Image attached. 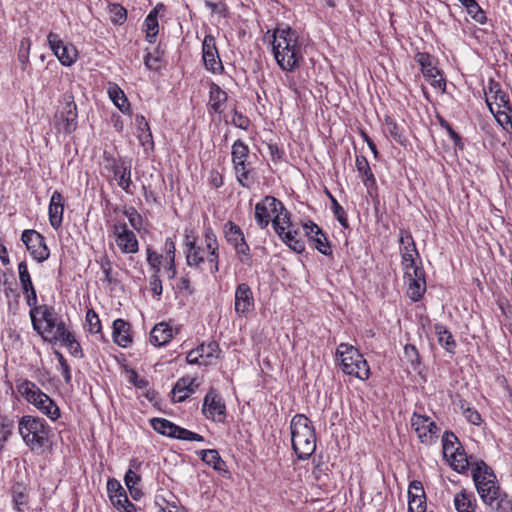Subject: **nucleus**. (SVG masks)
<instances>
[{"label": "nucleus", "mask_w": 512, "mask_h": 512, "mask_svg": "<svg viewBox=\"0 0 512 512\" xmlns=\"http://www.w3.org/2000/svg\"><path fill=\"white\" fill-rule=\"evenodd\" d=\"M231 154L233 164H240L247 160L249 148L242 140L238 139L232 145Z\"/></svg>", "instance_id": "obj_41"}, {"label": "nucleus", "mask_w": 512, "mask_h": 512, "mask_svg": "<svg viewBox=\"0 0 512 512\" xmlns=\"http://www.w3.org/2000/svg\"><path fill=\"white\" fill-rule=\"evenodd\" d=\"M162 8H164L162 4L157 5L145 18L144 31L146 33V40L149 43L156 42V37L159 33L158 12Z\"/></svg>", "instance_id": "obj_27"}, {"label": "nucleus", "mask_w": 512, "mask_h": 512, "mask_svg": "<svg viewBox=\"0 0 512 512\" xmlns=\"http://www.w3.org/2000/svg\"><path fill=\"white\" fill-rule=\"evenodd\" d=\"M202 59L206 70L212 74H222L224 66L220 59L215 37L208 34L202 42Z\"/></svg>", "instance_id": "obj_8"}, {"label": "nucleus", "mask_w": 512, "mask_h": 512, "mask_svg": "<svg viewBox=\"0 0 512 512\" xmlns=\"http://www.w3.org/2000/svg\"><path fill=\"white\" fill-rule=\"evenodd\" d=\"M443 444V454L447 458L450 455H454L458 450H460L461 445L453 432H445L442 437Z\"/></svg>", "instance_id": "obj_38"}, {"label": "nucleus", "mask_w": 512, "mask_h": 512, "mask_svg": "<svg viewBox=\"0 0 512 512\" xmlns=\"http://www.w3.org/2000/svg\"><path fill=\"white\" fill-rule=\"evenodd\" d=\"M114 178L118 186L123 189L127 194L133 195V182L131 179V164L125 160L120 163L114 162L111 166Z\"/></svg>", "instance_id": "obj_19"}, {"label": "nucleus", "mask_w": 512, "mask_h": 512, "mask_svg": "<svg viewBox=\"0 0 512 512\" xmlns=\"http://www.w3.org/2000/svg\"><path fill=\"white\" fill-rule=\"evenodd\" d=\"M135 123L138 130V139L140 144L145 147L147 150L148 148L153 149L154 142L152 133L149 127L148 122L146 121L145 117L142 115H136L135 117Z\"/></svg>", "instance_id": "obj_29"}, {"label": "nucleus", "mask_w": 512, "mask_h": 512, "mask_svg": "<svg viewBox=\"0 0 512 512\" xmlns=\"http://www.w3.org/2000/svg\"><path fill=\"white\" fill-rule=\"evenodd\" d=\"M415 60L420 65L425 78H436L440 76L439 70L434 66L432 58L428 53H417L415 55Z\"/></svg>", "instance_id": "obj_33"}, {"label": "nucleus", "mask_w": 512, "mask_h": 512, "mask_svg": "<svg viewBox=\"0 0 512 512\" xmlns=\"http://www.w3.org/2000/svg\"><path fill=\"white\" fill-rule=\"evenodd\" d=\"M18 272L23 292H29V290L34 288V286L28 271V266L25 261H22L18 264Z\"/></svg>", "instance_id": "obj_47"}, {"label": "nucleus", "mask_w": 512, "mask_h": 512, "mask_svg": "<svg viewBox=\"0 0 512 512\" xmlns=\"http://www.w3.org/2000/svg\"><path fill=\"white\" fill-rule=\"evenodd\" d=\"M272 51L278 66L283 71L292 72L303 61L298 34L290 27L274 30Z\"/></svg>", "instance_id": "obj_2"}, {"label": "nucleus", "mask_w": 512, "mask_h": 512, "mask_svg": "<svg viewBox=\"0 0 512 512\" xmlns=\"http://www.w3.org/2000/svg\"><path fill=\"white\" fill-rule=\"evenodd\" d=\"M58 330L57 334H55L49 342H61V344L66 347L76 340L74 334L67 329L66 325H60V329L58 328Z\"/></svg>", "instance_id": "obj_48"}, {"label": "nucleus", "mask_w": 512, "mask_h": 512, "mask_svg": "<svg viewBox=\"0 0 512 512\" xmlns=\"http://www.w3.org/2000/svg\"><path fill=\"white\" fill-rule=\"evenodd\" d=\"M201 459L208 465H211L215 470H222L224 461L221 459L219 453L215 449L202 450L200 452Z\"/></svg>", "instance_id": "obj_40"}, {"label": "nucleus", "mask_w": 512, "mask_h": 512, "mask_svg": "<svg viewBox=\"0 0 512 512\" xmlns=\"http://www.w3.org/2000/svg\"><path fill=\"white\" fill-rule=\"evenodd\" d=\"M47 40L54 55L64 66H71L77 60V50L72 44H64L59 35L50 32Z\"/></svg>", "instance_id": "obj_11"}, {"label": "nucleus", "mask_w": 512, "mask_h": 512, "mask_svg": "<svg viewBox=\"0 0 512 512\" xmlns=\"http://www.w3.org/2000/svg\"><path fill=\"white\" fill-rule=\"evenodd\" d=\"M129 331L130 325L128 322L120 318L116 319L113 322L112 333L114 342L121 347H127L132 342Z\"/></svg>", "instance_id": "obj_28"}, {"label": "nucleus", "mask_w": 512, "mask_h": 512, "mask_svg": "<svg viewBox=\"0 0 512 512\" xmlns=\"http://www.w3.org/2000/svg\"><path fill=\"white\" fill-rule=\"evenodd\" d=\"M345 349L349 350V352H346L348 354V357L346 356V360H352L351 358L354 356V360L356 363H354V367L346 366L348 370V375H352L357 377L360 380H366L369 377L370 369L369 365L367 364V361L363 358V356L359 353V351L355 347H345Z\"/></svg>", "instance_id": "obj_20"}, {"label": "nucleus", "mask_w": 512, "mask_h": 512, "mask_svg": "<svg viewBox=\"0 0 512 512\" xmlns=\"http://www.w3.org/2000/svg\"><path fill=\"white\" fill-rule=\"evenodd\" d=\"M22 242L33 258L43 262L49 258L50 251L46 245L45 238L35 230H25L21 236Z\"/></svg>", "instance_id": "obj_10"}, {"label": "nucleus", "mask_w": 512, "mask_h": 512, "mask_svg": "<svg viewBox=\"0 0 512 512\" xmlns=\"http://www.w3.org/2000/svg\"><path fill=\"white\" fill-rule=\"evenodd\" d=\"M17 391L38 410H40L44 404H51L52 399L47 394L42 392L35 383L27 379L21 380L17 384Z\"/></svg>", "instance_id": "obj_15"}, {"label": "nucleus", "mask_w": 512, "mask_h": 512, "mask_svg": "<svg viewBox=\"0 0 512 512\" xmlns=\"http://www.w3.org/2000/svg\"><path fill=\"white\" fill-rule=\"evenodd\" d=\"M202 411L206 418L213 421L223 422L225 419V404L222 399L213 392H209L205 396Z\"/></svg>", "instance_id": "obj_16"}, {"label": "nucleus", "mask_w": 512, "mask_h": 512, "mask_svg": "<svg viewBox=\"0 0 512 512\" xmlns=\"http://www.w3.org/2000/svg\"><path fill=\"white\" fill-rule=\"evenodd\" d=\"M107 492L112 505L119 512L136 511L135 505L129 501L125 489L122 487L121 483L117 479H108Z\"/></svg>", "instance_id": "obj_12"}, {"label": "nucleus", "mask_w": 512, "mask_h": 512, "mask_svg": "<svg viewBox=\"0 0 512 512\" xmlns=\"http://www.w3.org/2000/svg\"><path fill=\"white\" fill-rule=\"evenodd\" d=\"M238 259L245 265H251L252 257L250 255V248L245 240L234 246Z\"/></svg>", "instance_id": "obj_52"}, {"label": "nucleus", "mask_w": 512, "mask_h": 512, "mask_svg": "<svg viewBox=\"0 0 512 512\" xmlns=\"http://www.w3.org/2000/svg\"><path fill=\"white\" fill-rule=\"evenodd\" d=\"M31 41L29 38H23L20 41L18 59L21 63L26 64L29 58Z\"/></svg>", "instance_id": "obj_64"}, {"label": "nucleus", "mask_w": 512, "mask_h": 512, "mask_svg": "<svg viewBox=\"0 0 512 512\" xmlns=\"http://www.w3.org/2000/svg\"><path fill=\"white\" fill-rule=\"evenodd\" d=\"M56 117L59 118L60 129L67 134L73 133L77 128V105L74 101V97L71 93H65L63 95V106Z\"/></svg>", "instance_id": "obj_9"}, {"label": "nucleus", "mask_w": 512, "mask_h": 512, "mask_svg": "<svg viewBox=\"0 0 512 512\" xmlns=\"http://www.w3.org/2000/svg\"><path fill=\"white\" fill-rule=\"evenodd\" d=\"M450 461L451 466L458 472H463L469 466V461L466 453L462 448L458 450L454 455L447 457Z\"/></svg>", "instance_id": "obj_44"}, {"label": "nucleus", "mask_w": 512, "mask_h": 512, "mask_svg": "<svg viewBox=\"0 0 512 512\" xmlns=\"http://www.w3.org/2000/svg\"><path fill=\"white\" fill-rule=\"evenodd\" d=\"M281 238L296 253H302L305 250V244L303 240L297 238L296 231L285 230Z\"/></svg>", "instance_id": "obj_42"}, {"label": "nucleus", "mask_w": 512, "mask_h": 512, "mask_svg": "<svg viewBox=\"0 0 512 512\" xmlns=\"http://www.w3.org/2000/svg\"><path fill=\"white\" fill-rule=\"evenodd\" d=\"M12 498L15 509L19 512H23L22 507L26 504L27 496L20 485L13 487Z\"/></svg>", "instance_id": "obj_58"}, {"label": "nucleus", "mask_w": 512, "mask_h": 512, "mask_svg": "<svg viewBox=\"0 0 512 512\" xmlns=\"http://www.w3.org/2000/svg\"><path fill=\"white\" fill-rule=\"evenodd\" d=\"M272 225L275 232L282 237L284 231L291 230V221L289 212L286 210L284 205L282 204V208L275 213L272 219Z\"/></svg>", "instance_id": "obj_34"}, {"label": "nucleus", "mask_w": 512, "mask_h": 512, "mask_svg": "<svg viewBox=\"0 0 512 512\" xmlns=\"http://www.w3.org/2000/svg\"><path fill=\"white\" fill-rule=\"evenodd\" d=\"M198 352L201 354L202 360H207L216 357L219 350V346L215 341L208 344H201L197 347Z\"/></svg>", "instance_id": "obj_51"}, {"label": "nucleus", "mask_w": 512, "mask_h": 512, "mask_svg": "<svg viewBox=\"0 0 512 512\" xmlns=\"http://www.w3.org/2000/svg\"><path fill=\"white\" fill-rule=\"evenodd\" d=\"M416 256H419V253L417 250H416V252H410V251L401 252L402 266L405 271V275H411V273L409 272V267H414Z\"/></svg>", "instance_id": "obj_61"}, {"label": "nucleus", "mask_w": 512, "mask_h": 512, "mask_svg": "<svg viewBox=\"0 0 512 512\" xmlns=\"http://www.w3.org/2000/svg\"><path fill=\"white\" fill-rule=\"evenodd\" d=\"M227 99V93L218 84L210 82L208 111L214 114H221Z\"/></svg>", "instance_id": "obj_24"}, {"label": "nucleus", "mask_w": 512, "mask_h": 512, "mask_svg": "<svg viewBox=\"0 0 512 512\" xmlns=\"http://www.w3.org/2000/svg\"><path fill=\"white\" fill-rule=\"evenodd\" d=\"M356 168L364 185L368 189L376 185V179L365 156L359 155L356 157Z\"/></svg>", "instance_id": "obj_32"}, {"label": "nucleus", "mask_w": 512, "mask_h": 512, "mask_svg": "<svg viewBox=\"0 0 512 512\" xmlns=\"http://www.w3.org/2000/svg\"><path fill=\"white\" fill-rule=\"evenodd\" d=\"M18 431L31 451H41L49 444L51 428L43 418L22 416L18 422Z\"/></svg>", "instance_id": "obj_4"}, {"label": "nucleus", "mask_w": 512, "mask_h": 512, "mask_svg": "<svg viewBox=\"0 0 512 512\" xmlns=\"http://www.w3.org/2000/svg\"><path fill=\"white\" fill-rule=\"evenodd\" d=\"M115 241L122 253L134 254L138 252L139 245L135 233L127 228L126 223L119 222L113 226Z\"/></svg>", "instance_id": "obj_14"}, {"label": "nucleus", "mask_w": 512, "mask_h": 512, "mask_svg": "<svg viewBox=\"0 0 512 512\" xmlns=\"http://www.w3.org/2000/svg\"><path fill=\"white\" fill-rule=\"evenodd\" d=\"M282 208V202L273 196H266L255 205V220L261 229H265L275 215Z\"/></svg>", "instance_id": "obj_13"}, {"label": "nucleus", "mask_w": 512, "mask_h": 512, "mask_svg": "<svg viewBox=\"0 0 512 512\" xmlns=\"http://www.w3.org/2000/svg\"><path fill=\"white\" fill-rule=\"evenodd\" d=\"M64 213V198L58 191H54L49 203V222L54 229L62 225Z\"/></svg>", "instance_id": "obj_23"}, {"label": "nucleus", "mask_w": 512, "mask_h": 512, "mask_svg": "<svg viewBox=\"0 0 512 512\" xmlns=\"http://www.w3.org/2000/svg\"><path fill=\"white\" fill-rule=\"evenodd\" d=\"M233 166L239 184L248 188L252 182L250 164L246 160L242 161L240 164H233Z\"/></svg>", "instance_id": "obj_39"}, {"label": "nucleus", "mask_w": 512, "mask_h": 512, "mask_svg": "<svg viewBox=\"0 0 512 512\" xmlns=\"http://www.w3.org/2000/svg\"><path fill=\"white\" fill-rule=\"evenodd\" d=\"M404 358L415 368L420 364L418 350L414 345L407 344L404 347Z\"/></svg>", "instance_id": "obj_60"}, {"label": "nucleus", "mask_w": 512, "mask_h": 512, "mask_svg": "<svg viewBox=\"0 0 512 512\" xmlns=\"http://www.w3.org/2000/svg\"><path fill=\"white\" fill-rule=\"evenodd\" d=\"M29 314L33 329L46 341L57 334L60 325H66L54 308L48 305H39V308H35Z\"/></svg>", "instance_id": "obj_5"}, {"label": "nucleus", "mask_w": 512, "mask_h": 512, "mask_svg": "<svg viewBox=\"0 0 512 512\" xmlns=\"http://www.w3.org/2000/svg\"><path fill=\"white\" fill-rule=\"evenodd\" d=\"M41 413L55 421L60 417V410L56 403L51 400V404H44L39 410Z\"/></svg>", "instance_id": "obj_63"}, {"label": "nucleus", "mask_w": 512, "mask_h": 512, "mask_svg": "<svg viewBox=\"0 0 512 512\" xmlns=\"http://www.w3.org/2000/svg\"><path fill=\"white\" fill-rule=\"evenodd\" d=\"M345 347H353L352 345L350 344H346V343H341L337 350H336V356L340 358L341 360V365H342V371L345 373V374H348V370L346 368V366H352L354 367V363H356L355 360H346V352H349V350L345 349ZM351 359H354V356L351 358Z\"/></svg>", "instance_id": "obj_54"}, {"label": "nucleus", "mask_w": 512, "mask_h": 512, "mask_svg": "<svg viewBox=\"0 0 512 512\" xmlns=\"http://www.w3.org/2000/svg\"><path fill=\"white\" fill-rule=\"evenodd\" d=\"M254 309V297L250 286L240 283L235 290V311L239 316H246Z\"/></svg>", "instance_id": "obj_18"}, {"label": "nucleus", "mask_w": 512, "mask_h": 512, "mask_svg": "<svg viewBox=\"0 0 512 512\" xmlns=\"http://www.w3.org/2000/svg\"><path fill=\"white\" fill-rule=\"evenodd\" d=\"M292 447L301 460L308 459L316 449V435L309 418L296 414L290 424Z\"/></svg>", "instance_id": "obj_3"}, {"label": "nucleus", "mask_w": 512, "mask_h": 512, "mask_svg": "<svg viewBox=\"0 0 512 512\" xmlns=\"http://www.w3.org/2000/svg\"><path fill=\"white\" fill-rule=\"evenodd\" d=\"M224 235L227 242L233 246H236L237 244L245 240L241 228L231 221H228L225 224Z\"/></svg>", "instance_id": "obj_37"}, {"label": "nucleus", "mask_w": 512, "mask_h": 512, "mask_svg": "<svg viewBox=\"0 0 512 512\" xmlns=\"http://www.w3.org/2000/svg\"><path fill=\"white\" fill-rule=\"evenodd\" d=\"M199 384L196 379L190 376L180 378L172 389L173 401L183 402L198 388Z\"/></svg>", "instance_id": "obj_22"}, {"label": "nucleus", "mask_w": 512, "mask_h": 512, "mask_svg": "<svg viewBox=\"0 0 512 512\" xmlns=\"http://www.w3.org/2000/svg\"><path fill=\"white\" fill-rule=\"evenodd\" d=\"M486 103L491 112H494L493 105L498 108L509 109V95L501 90L499 83L494 80L489 81L488 89L485 90Z\"/></svg>", "instance_id": "obj_21"}, {"label": "nucleus", "mask_w": 512, "mask_h": 512, "mask_svg": "<svg viewBox=\"0 0 512 512\" xmlns=\"http://www.w3.org/2000/svg\"><path fill=\"white\" fill-rule=\"evenodd\" d=\"M108 95L114 105L124 114H130V103L123 90L116 84H109Z\"/></svg>", "instance_id": "obj_30"}, {"label": "nucleus", "mask_w": 512, "mask_h": 512, "mask_svg": "<svg viewBox=\"0 0 512 512\" xmlns=\"http://www.w3.org/2000/svg\"><path fill=\"white\" fill-rule=\"evenodd\" d=\"M434 330L438 338L439 344L449 353H454L456 343L448 329L442 324H435Z\"/></svg>", "instance_id": "obj_35"}, {"label": "nucleus", "mask_w": 512, "mask_h": 512, "mask_svg": "<svg viewBox=\"0 0 512 512\" xmlns=\"http://www.w3.org/2000/svg\"><path fill=\"white\" fill-rule=\"evenodd\" d=\"M205 6L209 8L213 15H217L221 18L229 17V9L228 6L224 2H212L210 0H205Z\"/></svg>", "instance_id": "obj_53"}, {"label": "nucleus", "mask_w": 512, "mask_h": 512, "mask_svg": "<svg viewBox=\"0 0 512 512\" xmlns=\"http://www.w3.org/2000/svg\"><path fill=\"white\" fill-rule=\"evenodd\" d=\"M109 13L111 22L115 25H122L127 19V11L120 4H110Z\"/></svg>", "instance_id": "obj_46"}, {"label": "nucleus", "mask_w": 512, "mask_h": 512, "mask_svg": "<svg viewBox=\"0 0 512 512\" xmlns=\"http://www.w3.org/2000/svg\"><path fill=\"white\" fill-rule=\"evenodd\" d=\"M426 291V281H409L407 294L413 301H418L422 298Z\"/></svg>", "instance_id": "obj_49"}, {"label": "nucleus", "mask_w": 512, "mask_h": 512, "mask_svg": "<svg viewBox=\"0 0 512 512\" xmlns=\"http://www.w3.org/2000/svg\"><path fill=\"white\" fill-rule=\"evenodd\" d=\"M86 323L90 333L97 334L101 332V322L94 310H88L86 314Z\"/></svg>", "instance_id": "obj_57"}, {"label": "nucleus", "mask_w": 512, "mask_h": 512, "mask_svg": "<svg viewBox=\"0 0 512 512\" xmlns=\"http://www.w3.org/2000/svg\"><path fill=\"white\" fill-rule=\"evenodd\" d=\"M411 426L417 433L420 441L424 444L435 443L438 439L439 428L428 416L413 413L411 417Z\"/></svg>", "instance_id": "obj_7"}, {"label": "nucleus", "mask_w": 512, "mask_h": 512, "mask_svg": "<svg viewBox=\"0 0 512 512\" xmlns=\"http://www.w3.org/2000/svg\"><path fill=\"white\" fill-rule=\"evenodd\" d=\"M408 512H426V496L408 497Z\"/></svg>", "instance_id": "obj_56"}, {"label": "nucleus", "mask_w": 512, "mask_h": 512, "mask_svg": "<svg viewBox=\"0 0 512 512\" xmlns=\"http://www.w3.org/2000/svg\"><path fill=\"white\" fill-rule=\"evenodd\" d=\"M151 425L155 431L167 437L186 441H204V437L200 434L182 428L164 418L151 419Z\"/></svg>", "instance_id": "obj_6"}, {"label": "nucleus", "mask_w": 512, "mask_h": 512, "mask_svg": "<svg viewBox=\"0 0 512 512\" xmlns=\"http://www.w3.org/2000/svg\"><path fill=\"white\" fill-rule=\"evenodd\" d=\"M385 131L399 144H403L406 141L400 127L390 117L385 118Z\"/></svg>", "instance_id": "obj_45"}, {"label": "nucleus", "mask_w": 512, "mask_h": 512, "mask_svg": "<svg viewBox=\"0 0 512 512\" xmlns=\"http://www.w3.org/2000/svg\"><path fill=\"white\" fill-rule=\"evenodd\" d=\"M124 215L128 218L130 225L140 230L143 226V218L134 207H129L124 210Z\"/></svg>", "instance_id": "obj_55"}, {"label": "nucleus", "mask_w": 512, "mask_h": 512, "mask_svg": "<svg viewBox=\"0 0 512 512\" xmlns=\"http://www.w3.org/2000/svg\"><path fill=\"white\" fill-rule=\"evenodd\" d=\"M173 338V329L165 322L156 324L150 332V342L154 346H164Z\"/></svg>", "instance_id": "obj_26"}, {"label": "nucleus", "mask_w": 512, "mask_h": 512, "mask_svg": "<svg viewBox=\"0 0 512 512\" xmlns=\"http://www.w3.org/2000/svg\"><path fill=\"white\" fill-rule=\"evenodd\" d=\"M186 261L188 266L199 268L204 263V251L196 245V239L193 236L186 235Z\"/></svg>", "instance_id": "obj_25"}, {"label": "nucleus", "mask_w": 512, "mask_h": 512, "mask_svg": "<svg viewBox=\"0 0 512 512\" xmlns=\"http://www.w3.org/2000/svg\"><path fill=\"white\" fill-rule=\"evenodd\" d=\"M461 3L467 8L469 15L478 23H485L486 16L475 0H462Z\"/></svg>", "instance_id": "obj_43"}, {"label": "nucleus", "mask_w": 512, "mask_h": 512, "mask_svg": "<svg viewBox=\"0 0 512 512\" xmlns=\"http://www.w3.org/2000/svg\"><path fill=\"white\" fill-rule=\"evenodd\" d=\"M454 506L457 512H475L476 498L473 493L462 490L454 496Z\"/></svg>", "instance_id": "obj_31"}, {"label": "nucleus", "mask_w": 512, "mask_h": 512, "mask_svg": "<svg viewBox=\"0 0 512 512\" xmlns=\"http://www.w3.org/2000/svg\"><path fill=\"white\" fill-rule=\"evenodd\" d=\"M0 287H2V291L7 298L9 306H11L12 302L18 303L20 294L17 291V284L14 279H10L4 275L3 278L0 279Z\"/></svg>", "instance_id": "obj_36"}, {"label": "nucleus", "mask_w": 512, "mask_h": 512, "mask_svg": "<svg viewBox=\"0 0 512 512\" xmlns=\"http://www.w3.org/2000/svg\"><path fill=\"white\" fill-rule=\"evenodd\" d=\"M331 201H332V210L334 213V216L337 218L339 223L344 227H348V219L346 212L344 208L337 202V200L330 195Z\"/></svg>", "instance_id": "obj_59"}, {"label": "nucleus", "mask_w": 512, "mask_h": 512, "mask_svg": "<svg viewBox=\"0 0 512 512\" xmlns=\"http://www.w3.org/2000/svg\"><path fill=\"white\" fill-rule=\"evenodd\" d=\"M41 413L55 421L60 417V410L56 403L51 400V404H44L39 410Z\"/></svg>", "instance_id": "obj_62"}, {"label": "nucleus", "mask_w": 512, "mask_h": 512, "mask_svg": "<svg viewBox=\"0 0 512 512\" xmlns=\"http://www.w3.org/2000/svg\"><path fill=\"white\" fill-rule=\"evenodd\" d=\"M472 477L482 501L494 512H512V499L502 492L493 470L483 461L472 469Z\"/></svg>", "instance_id": "obj_1"}, {"label": "nucleus", "mask_w": 512, "mask_h": 512, "mask_svg": "<svg viewBox=\"0 0 512 512\" xmlns=\"http://www.w3.org/2000/svg\"><path fill=\"white\" fill-rule=\"evenodd\" d=\"M306 236L309 241L313 244V247L317 249L323 255H330L332 253L330 244L327 240L326 235L320 229V227L312 221H309L303 226Z\"/></svg>", "instance_id": "obj_17"}, {"label": "nucleus", "mask_w": 512, "mask_h": 512, "mask_svg": "<svg viewBox=\"0 0 512 512\" xmlns=\"http://www.w3.org/2000/svg\"><path fill=\"white\" fill-rule=\"evenodd\" d=\"M400 252H416V245L410 232L401 229L399 232Z\"/></svg>", "instance_id": "obj_50"}]
</instances>
